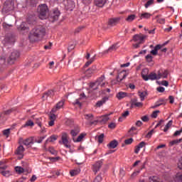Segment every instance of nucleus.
I'll return each instance as SVG.
<instances>
[{"mask_svg":"<svg viewBox=\"0 0 182 182\" xmlns=\"http://www.w3.org/2000/svg\"><path fill=\"white\" fill-rule=\"evenodd\" d=\"M178 167L180 168V170H182V157L179 159Z\"/></svg>","mask_w":182,"mask_h":182,"instance_id":"64","label":"nucleus"},{"mask_svg":"<svg viewBox=\"0 0 182 182\" xmlns=\"http://www.w3.org/2000/svg\"><path fill=\"white\" fill-rule=\"evenodd\" d=\"M107 100V98H103L102 100L98 101L97 102V107H101V106H103L106 103V101Z\"/></svg>","mask_w":182,"mask_h":182,"instance_id":"34","label":"nucleus"},{"mask_svg":"<svg viewBox=\"0 0 182 182\" xmlns=\"http://www.w3.org/2000/svg\"><path fill=\"white\" fill-rule=\"evenodd\" d=\"M37 12L38 14V18L43 21L46 19L49 16V9L46 4H41L37 9Z\"/></svg>","mask_w":182,"mask_h":182,"instance_id":"2","label":"nucleus"},{"mask_svg":"<svg viewBox=\"0 0 182 182\" xmlns=\"http://www.w3.org/2000/svg\"><path fill=\"white\" fill-rule=\"evenodd\" d=\"M60 16V11L58 9H55L53 11V14L48 18L50 22H56L59 17Z\"/></svg>","mask_w":182,"mask_h":182,"instance_id":"6","label":"nucleus"},{"mask_svg":"<svg viewBox=\"0 0 182 182\" xmlns=\"http://www.w3.org/2000/svg\"><path fill=\"white\" fill-rule=\"evenodd\" d=\"M56 140H58V136L53 135L50 136L48 139H47L46 141L53 142V141H56Z\"/></svg>","mask_w":182,"mask_h":182,"instance_id":"44","label":"nucleus"},{"mask_svg":"<svg viewBox=\"0 0 182 182\" xmlns=\"http://www.w3.org/2000/svg\"><path fill=\"white\" fill-rule=\"evenodd\" d=\"M163 48V46L159 44V45H156L154 50H151L150 53H151V55H153L154 56H156L158 53H159V50H161V52H164V53H166V52H167V48Z\"/></svg>","mask_w":182,"mask_h":182,"instance_id":"9","label":"nucleus"},{"mask_svg":"<svg viewBox=\"0 0 182 182\" xmlns=\"http://www.w3.org/2000/svg\"><path fill=\"white\" fill-rule=\"evenodd\" d=\"M23 153H25V147H23V146H22V144H21L19 146L17 147L16 150V154L18 156V159L19 160H21V159H23Z\"/></svg>","mask_w":182,"mask_h":182,"instance_id":"11","label":"nucleus"},{"mask_svg":"<svg viewBox=\"0 0 182 182\" xmlns=\"http://www.w3.org/2000/svg\"><path fill=\"white\" fill-rule=\"evenodd\" d=\"M10 132H11L10 129H7L3 131V134H4V136H9Z\"/></svg>","mask_w":182,"mask_h":182,"instance_id":"57","label":"nucleus"},{"mask_svg":"<svg viewBox=\"0 0 182 182\" xmlns=\"http://www.w3.org/2000/svg\"><path fill=\"white\" fill-rule=\"evenodd\" d=\"M79 133H80V129L79 128V127H75L70 132L71 136H73V137H76V136H77Z\"/></svg>","mask_w":182,"mask_h":182,"instance_id":"26","label":"nucleus"},{"mask_svg":"<svg viewBox=\"0 0 182 182\" xmlns=\"http://www.w3.org/2000/svg\"><path fill=\"white\" fill-rule=\"evenodd\" d=\"M34 123L32 122V120H28L26 122L25 125H24V127H32V126H34Z\"/></svg>","mask_w":182,"mask_h":182,"instance_id":"49","label":"nucleus"},{"mask_svg":"<svg viewBox=\"0 0 182 182\" xmlns=\"http://www.w3.org/2000/svg\"><path fill=\"white\" fill-rule=\"evenodd\" d=\"M100 28H103L105 31H107V29H109V28H112V26H114L112 23H101L99 25Z\"/></svg>","mask_w":182,"mask_h":182,"instance_id":"27","label":"nucleus"},{"mask_svg":"<svg viewBox=\"0 0 182 182\" xmlns=\"http://www.w3.org/2000/svg\"><path fill=\"white\" fill-rule=\"evenodd\" d=\"M106 1L107 0H95V4L96 6H98L99 8H103L106 4Z\"/></svg>","mask_w":182,"mask_h":182,"instance_id":"22","label":"nucleus"},{"mask_svg":"<svg viewBox=\"0 0 182 182\" xmlns=\"http://www.w3.org/2000/svg\"><path fill=\"white\" fill-rule=\"evenodd\" d=\"M102 176H97L95 179L94 180V182H102Z\"/></svg>","mask_w":182,"mask_h":182,"instance_id":"59","label":"nucleus"},{"mask_svg":"<svg viewBox=\"0 0 182 182\" xmlns=\"http://www.w3.org/2000/svg\"><path fill=\"white\" fill-rule=\"evenodd\" d=\"M45 35H46V28L42 26L36 27L31 31L28 39L30 42H36L41 41Z\"/></svg>","mask_w":182,"mask_h":182,"instance_id":"1","label":"nucleus"},{"mask_svg":"<svg viewBox=\"0 0 182 182\" xmlns=\"http://www.w3.org/2000/svg\"><path fill=\"white\" fill-rule=\"evenodd\" d=\"M145 59H146V62H148V63H151V62H153V56L151 55V54H148L145 57Z\"/></svg>","mask_w":182,"mask_h":182,"instance_id":"42","label":"nucleus"},{"mask_svg":"<svg viewBox=\"0 0 182 182\" xmlns=\"http://www.w3.org/2000/svg\"><path fill=\"white\" fill-rule=\"evenodd\" d=\"M15 109H8L5 111L4 112L1 113L0 114V120H6V116H9L11 113H13V114H15Z\"/></svg>","mask_w":182,"mask_h":182,"instance_id":"15","label":"nucleus"},{"mask_svg":"<svg viewBox=\"0 0 182 182\" xmlns=\"http://www.w3.org/2000/svg\"><path fill=\"white\" fill-rule=\"evenodd\" d=\"M118 144L119 143L117 142V141L114 140V141H112L107 146L109 149H116Z\"/></svg>","mask_w":182,"mask_h":182,"instance_id":"29","label":"nucleus"},{"mask_svg":"<svg viewBox=\"0 0 182 182\" xmlns=\"http://www.w3.org/2000/svg\"><path fill=\"white\" fill-rule=\"evenodd\" d=\"M105 137V134H101L97 136V140L100 144L103 143V139Z\"/></svg>","mask_w":182,"mask_h":182,"instance_id":"48","label":"nucleus"},{"mask_svg":"<svg viewBox=\"0 0 182 182\" xmlns=\"http://www.w3.org/2000/svg\"><path fill=\"white\" fill-rule=\"evenodd\" d=\"M79 173H80V168H76L70 171V174L72 177H74V176H77Z\"/></svg>","mask_w":182,"mask_h":182,"instance_id":"32","label":"nucleus"},{"mask_svg":"<svg viewBox=\"0 0 182 182\" xmlns=\"http://www.w3.org/2000/svg\"><path fill=\"white\" fill-rule=\"evenodd\" d=\"M105 75L101 76L97 81H95V85H99L101 87H105V85H106L105 82Z\"/></svg>","mask_w":182,"mask_h":182,"instance_id":"20","label":"nucleus"},{"mask_svg":"<svg viewBox=\"0 0 182 182\" xmlns=\"http://www.w3.org/2000/svg\"><path fill=\"white\" fill-rule=\"evenodd\" d=\"M50 120H53L55 122L56 120V115L55 114H50Z\"/></svg>","mask_w":182,"mask_h":182,"instance_id":"62","label":"nucleus"},{"mask_svg":"<svg viewBox=\"0 0 182 182\" xmlns=\"http://www.w3.org/2000/svg\"><path fill=\"white\" fill-rule=\"evenodd\" d=\"M20 53L19 52H18L17 50H14L11 53L10 57H9V59L11 60H16V59H18V58H19L20 56Z\"/></svg>","mask_w":182,"mask_h":182,"instance_id":"21","label":"nucleus"},{"mask_svg":"<svg viewBox=\"0 0 182 182\" xmlns=\"http://www.w3.org/2000/svg\"><path fill=\"white\" fill-rule=\"evenodd\" d=\"M55 95H56V90H50L43 95V99H44V97L48 98V97H52V96H55Z\"/></svg>","mask_w":182,"mask_h":182,"instance_id":"19","label":"nucleus"},{"mask_svg":"<svg viewBox=\"0 0 182 182\" xmlns=\"http://www.w3.org/2000/svg\"><path fill=\"white\" fill-rule=\"evenodd\" d=\"M182 139H175L170 142V146H174V144H178V143H181Z\"/></svg>","mask_w":182,"mask_h":182,"instance_id":"46","label":"nucleus"},{"mask_svg":"<svg viewBox=\"0 0 182 182\" xmlns=\"http://www.w3.org/2000/svg\"><path fill=\"white\" fill-rule=\"evenodd\" d=\"M4 45H14L15 43V36L12 34H9V36H6L3 41Z\"/></svg>","mask_w":182,"mask_h":182,"instance_id":"12","label":"nucleus"},{"mask_svg":"<svg viewBox=\"0 0 182 182\" xmlns=\"http://www.w3.org/2000/svg\"><path fill=\"white\" fill-rule=\"evenodd\" d=\"M84 137H85V134H80V136H77V138L76 139H75V138H73V141L75 143H79Z\"/></svg>","mask_w":182,"mask_h":182,"instance_id":"39","label":"nucleus"},{"mask_svg":"<svg viewBox=\"0 0 182 182\" xmlns=\"http://www.w3.org/2000/svg\"><path fill=\"white\" fill-rule=\"evenodd\" d=\"M45 139H46V135H45L43 136H40L39 139L35 140V143L41 144V143H42V141H43V140H45Z\"/></svg>","mask_w":182,"mask_h":182,"instance_id":"47","label":"nucleus"},{"mask_svg":"<svg viewBox=\"0 0 182 182\" xmlns=\"http://www.w3.org/2000/svg\"><path fill=\"white\" fill-rule=\"evenodd\" d=\"M117 97L119 100H122V99H124V97H127V93L119 92L117 94Z\"/></svg>","mask_w":182,"mask_h":182,"instance_id":"28","label":"nucleus"},{"mask_svg":"<svg viewBox=\"0 0 182 182\" xmlns=\"http://www.w3.org/2000/svg\"><path fill=\"white\" fill-rule=\"evenodd\" d=\"M103 166V161L100 160L97 161L93 166H92V170L95 173H97L99 170H100V167Z\"/></svg>","mask_w":182,"mask_h":182,"instance_id":"17","label":"nucleus"},{"mask_svg":"<svg viewBox=\"0 0 182 182\" xmlns=\"http://www.w3.org/2000/svg\"><path fill=\"white\" fill-rule=\"evenodd\" d=\"M176 181L182 182V173H178L176 176Z\"/></svg>","mask_w":182,"mask_h":182,"instance_id":"45","label":"nucleus"},{"mask_svg":"<svg viewBox=\"0 0 182 182\" xmlns=\"http://www.w3.org/2000/svg\"><path fill=\"white\" fill-rule=\"evenodd\" d=\"M6 168H8V166L6 165L0 166V174L4 176V177H11V176H12V172L9 170H6Z\"/></svg>","mask_w":182,"mask_h":182,"instance_id":"10","label":"nucleus"},{"mask_svg":"<svg viewBox=\"0 0 182 182\" xmlns=\"http://www.w3.org/2000/svg\"><path fill=\"white\" fill-rule=\"evenodd\" d=\"M139 18L140 19H149V18H151V14L150 13L139 14Z\"/></svg>","mask_w":182,"mask_h":182,"instance_id":"23","label":"nucleus"},{"mask_svg":"<svg viewBox=\"0 0 182 182\" xmlns=\"http://www.w3.org/2000/svg\"><path fill=\"white\" fill-rule=\"evenodd\" d=\"M182 134V128L178 131H176L173 136H180Z\"/></svg>","mask_w":182,"mask_h":182,"instance_id":"63","label":"nucleus"},{"mask_svg":"<svg viewBox=\"0 0 182 182\" xmlns=\"http://www.w3.org/2000/svg\"><path fill=\"white\" fill-rule=\"evenodd\" d=\"M139 173H141V169H138L135 171L134 173H132L131 175V178H135V177H137Z\"/></svg>","mask_w":182,"mask_h":182,"instance_id":"40","label":"nucleus"},{"mask_svg":"<svg viewBox=\"0 0 182 182\" xmlns=\"http://www.w3.org/2000/svg\"><path fill=\"white\" fill-rule=\"evenodd\" d=\"M144 146H146V142L141 141L136 146H138L139 149H143Z\"/></svg>","mask_w":182,"mask_h":182,"instance_id":"56","label":"nucleus"},{"mask_svg":"<svg viewBox=\"0 0 182 182\" xmlns=\"http://www.w3.org/2000/svg\"><path fill=\"white\" fill-rule=\"evenodd\" d=\"M18 30L20 31L21 32H23V31H25L26 32H28V31H29V27H28V26H26V24L25 23H21L18 27Z\"/></svg>","mask_w":182,"mask_h":182,"instance_id":"24","label":"nucleus"},{"mask_svg":"<svg viewBox=\"0 0 182 182\" xmlns=\"http://www.w3.org/2000/svg\"><path fill=\"white\" fill-rule=\"evenodd\" d=\"M159 113H160V110H156L154 111L151 115V117H152V119H156L157 117V116L159 115Z\"/></svg>","mask_w":182,"mask_h":182,"instance_id":"51","label":"nucleus"},{"mask_svg":"<svg viewBox=\"0 0 182 182\" xmlns=\"http://www.w3.org/2000/svg\"><path fill=\"white\" fill-rule=\"evenodd\" d=\"M119 22H120V17L112 18L108 21V23H119Z\"/></svg>","mask_w":182,"mask_h":182,"instance_id":"30","label":"nucleus"},{"mask_svg":"<svg viewBox=\"0 0 182 182\" xmlns=\"http://www.w3.org/2000/svg\"><path fill=\"white\" fill-rule=\"evenodd\" d=\"M48 151L49 153H50V154H53V156H56V154H58V151H56V150H55V149L53 148H49Z\"/></svg>","mask_w":182,"mask_h":182,"instance_id":"53","label":"nucleus"},{"mask_svg":"<svg viewBox=\"0 0 182 182\" xmlns=\"http://www.w3.org/2000/svg\"><path fill=\"white\" fill-rule=\"evenodd\" d=\"M15 170L18 174H21V173H23L25 171V169L21 166H16Z\"/></svg>","mask_w":182,"mask_h":182,"instance_id":"41","label":"nucleus"},{"mask_svg":"<svg viewBox=\"0 0 182 182\" xmlns=\"http://www.w3.org/2000/svg\"><path fill=\"white\" fill-rule=\"evenodd\" d=\"M19 144H23L24 146H26L27 147L29 146H32L35 142L33 141V138H26V139H23V138H20L18 140Z\"/></svg>","mask_w":182,"mask_h":182,"instance_id":"7","label":"nucleus"},{"mask_svg":"<svg viewBox=\"0 0 182 182\" xmlns=\"http://www.w3.org/2000/svg\"><path fill=\"white\" fill-rule=\"evenodd\" d=\"M60 144H63L67 149H70V144H69V135L68 133L63 132L61 136V140L59 141Z\"/></svg>","mask_w":182,"mask_h":182,"instance_id":"4","label":"nucleus"},{"mask_svg":"<svg viewBox=\"0 0 182 182\" xmlns=\"http://www.w3.org/2000/svg\"><path fill=\"white\" fill-rule=\"evenodd\" d=\"M145 70H144L141 73L142 78L144 80H159L158 74L151 73L149 75L144 74Z\"/></svg>","mask_w":182,"mask_h":182,"instance_id":"5","label":"nucleus"},{"mask_svg":"<svg viewBox=\"0 0 182 182\" xmlns=\"http://www.w3.org/2000/svg\"><path fill=\"white\" fill-rule=\"evenodd\" d=\"M95 83L96 82H92L90 85L91 89H92L93 90H97V89H99V86H100L99 84H95Z\"/></svg>","mask_w":182,"mask_h":182,"instance_id":"43","label":"nucleus"},{"mask_svg":"<svg viewBox=\"0 0 182 182\" xmlns=\"http://www.w3.org/2000/svg\"><path fill=\"white\" fill-rule=\"evenodd\" d=\"M65 105V100H61L58 102L56 105L51 109V113H56L58 110H60Z\"/></svg>","mask_w":182,"mask_h":182,"instance_id":"14","label":"nucleus"},{"mask_svg":"<svg viewBox=\"0 0 182 182\" xmlns=\"http://www.w3.org/2000/svg\"><path fill=\"white\" fill-rule=\"evenodd\" d=\"M138 93L141 102H143L146 96H147V92L146 91H144V92H139Z\"/></svg>","mask_w":182,"mask_h":182,"instance_id":"35","label":"nucleus"},{"mask_svg":"<svg viewBox=\"0 0 182 182\" xmlns=\"http://www.w3.org/2000/svg\"><path fill=\"white\" fill-rule=\"evenodd\" d=\"M6 62V58L5 56L0 57V65H5Z\"/></svg>","mask_w":182,"mask_h":182,"instance_id":"54","label":"nucleus"},{"mask_svg":"<svg viewBox=\"0 0 182 182\" xmlns=\"http://www.w3.org/2000/svg\"><path fill=\"white\" fill-rule=\"evenodd\" d=\"M15 9V3L14 0H6L4 3L2 12L4 14H8V12H11V11H14Z\"/></svg>","mask_w":182,"mask_h":182,"instance_id":"3","label":"nucleus"},{"mask_svg":"<svg viewBox=\"0 0 182 182\" xmlns=\"http://www.w3.org/2000/svg\"><path fill=\"white\" fill-rule=\"evenodd\" d=\"M132 143H133V138L125 140V144H132Z\"/></svg>","mask_w":182,"mask_h":182,"instance_id":"61","label":"nucleus"},{"mask_svg":"<svg viewBox=\"0 0 182 182\" xmlns=\"http://www.w3.org/2000/svg\"><path fill=\"white\" fill-rule=\"evenodd\" d=\"M110 114H112V113H111V114H105V115L102 116V117H101V123H106V122H108V121H109V119H110V118L109 117V116Z\"/></svg>","mask_w":182,"mask_h":182,"instance_id":"33","label":"nucleus"},{"mask_svg":"<svg viewBox=\"0 0 182 182\" xmlns=\"http://www.w3.org/2000/svg\"><path fill=\"white\" fill-rule=\"evenodd\" d=\"M136 19V15L132 14L128 16V17L126 18L127 22H133Z\"/></svg>","mask_w":182,"mask_h":182,"instance_id":"37","label":"nucleus"},{"mask_svg":"<svg viewBox=\"0 0 182 182\" xmlns=\"http://www.w3.org/2000/svg\"><path fill=\"white\" fill-rule=\"evenodd\" d=\"M141 119L142 120V122H149V115L141 117Z\"/></svg>","mask_w":182,"mask_h":182,"instance_id":"60","label":"nucleus"},{"mask_svg":"<svg viewBox=\"0 0 182 182\" xmlns=\"http://www.w3.org/2000/svg\"><path fill=\"white\" fill-rule=\"evenodd\" d=\"M146 38H147L146 35L136 34L133 37V41H134V42H138V43H143Z\"/></svg>","mask_w":182,"mask_h":182,"instance_id":"13","label":"nucleus"},{"mask_svg":"<svg viewBox=\"0 0 182 182\" xmlns=\"http://www.w3.org/2000/svg\"><path fill=\"white\" fill-rule=\"evenodd\" d=\"M95 60V56L91 58L85 65V68H87L90 65H92V63Z\"/></svg>","mask_w":182,"mask_h":182,"instance_id":"50","label":"nucleus"},{"mask_svg":"<svg viewBox=\"0 0 182 182\" xmlns=\"http://www.w3.org/2000/svg\"><path fill=\"white\" fill-rule=\"evenodd\" d=\"M60 159V157H59V156L50 157L49 160H50V161H58V160H59Z\"/></svg>","mask_w":182,"mask_h":182,"instance_id":"58","label":"nucleus"},{"mask_svg":"<svg viewBox=\"0 0 182 182\" xmlns=\"http://www.w3.org/2000/svg\"><path fill=\"white\" fill-rule=\"evenodd\" d=\"M154 4V0H149L146 4H145V8H149V6H151Z\"/></svg>","mask_w":182,"mask_h":182,"instance_id":"52","label":"nucleus"},{"mask_svg":"<svg viewBox=\"0 0 182 182\" xmlns=\"http://www.w3.org/2000/svg\"><path fill=\"white\" fill-rule=\"evenodd\" d=\"M85 120L90 122V124H95V123H97V121H93L94 117L92 114H85Z\"/></svg>","mask_w":182,"mask_h":182,"instance_id":"18","label":"nucleus"},{"mask_svg":"<svg viewBox=\"0 0 182 182\" xmlns=\"http://www.w3.org/2000/svg\"><path fill=\"white\" fill-rule=\"evenodd\" d=\"M120 46H119V43H117L114 45H112V46H110L107 50V52H114L116 50H117V49L119 48Z\"/></svg>","mask_w":182,"mask_h":182,"instance_id":"25","label":"nucleus"},{"mask_svg":"<svg viewBox=\"0 0 182 182\" xmlns=\"http://www.w3.org/2000/svg\"><path fill=\"white\" fill-rule=\"evenodd\" d=\"M67 6L68 11H73L75 8V3L73 1H68Z\"/></svg>","mask_w":182,"mask_h":182,"instance_id":"31","label":"nucleus"},{"mask_svg":"<svg viewBox=\"0 0 182 182\" xmlns=\"http://www.w3.org/2000/svg\"><path fill=\"white\" fill-rule=\"evenodd\" d=\"M126 77H127V74L126 73V72L124 70H123L121 73H119V75H117V81L112 80V84L117 85V83H120V82H122V80H123L124 79H126Z\"/></svg>","mask_w":182,"mask_h":182,"instance_id":"8","label":"nucleus"},{"mask_svg":"<svg viewBox=\"0 0 182 182\" xmlns=\"http://www.w3.org/2000/svg\"><path fill=\"white\" fill-rule=\"evenodd\" d=\"M136 102H137V98L132 99V103H131V107H134Z\"/></svg>","mask_w":182,"mask_h":182,"instance_id":"55","label":"nucleus"},{"mask_svg":"<svg viewBox=\"0 0 182 182\" xmlns=\"http://www.w3.org/2000/svg\"><path fill=\"white\" fill-rule=\"evenodd\" d=\"M158 80L159 79H167L168 76V71L166 70H162V71H158Z\"/></svg>","mask_w":182,"mask_h":182,"instance_id":"16","label":"nucleus"},{"mask_svg":"<svg viewBox=\"0 0 182 182\" xmlns=\"http://www.w3.org/2000/svg\"><path fill=\"white\" fill-rule=\"evenodd\" d=\"M95 71H96V66L93 65L92 68L86 70V73L88 75H92V73H95Z\"/></svg>","mask_w":182,"mask_h":182,"instance_id":"36","label":"nucleus"},{"mask_svg":"<svg viewBox=\"0 0 182 182\" xmlns=\"http://www.w3.org/2000/svg\"><path fill=\"white\" fill-rule=\"evenodd\" d=\"M171 124H173V121L170 120L165 126L164 129V132H168V129H170V127H171Z\"/></svg>","mask_w":182,"mask_h":182,"instance_id":"38","label":"nucleus"}]
</instances>
